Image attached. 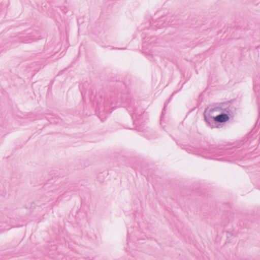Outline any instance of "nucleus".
Wrapping results in <instances>:
<instances>
[{"instance_id":"f257e3e1","label":"nucleus","mask_w":260,"mask_h":260,"mask_svg":"<svg viewBox=\"0 0 260 260\" xmlns=\"http://www.w3.org/2000/svg\"><path fill=\"white\" fill-rule=\"evenodd\" d=\"M116 87L119 88L108 94L101 91L97 92L91 88L88 90L83 89L81 90L82 99L86 101L88 98L99 111V114L102 115L110 114L116 107L124 105L131 114L134 124H136L137 121L141 120L144 112V109L140 106V102L132 99L128 93L121 92V89L125 87L123 83L118 82Z\"/></svg>"},{"instance_id":"f03ea898","label":"nucleus","mask_w":260,"mask_h":260,"mask_svg":"<svg viewBox=\"0 0 260 260\" xmlns=\"http://www.w3.org/2000/svg\"><path fill=\"white\" fill-rule=\"evenodd\" d=\"M199 154L203 157L208 158L216 159L220 161H233L236 160L247 159L242 150L235 148L225 149L214 145L202 148L199 151Z\"/></svg>"},{"instance_id":"7ed1b4c3","label":"nucleus","mask_w":260,"mask_h":260,"mask_svg":"<svg viewBox=\"0 0 260 260\" xmlns=\"http://www.w3.org/2000/svg\"><path fill=\"white\" fill-rule=\"evenodd\" d=\"M168 16H161L158 19L153 18L147 22L141 24L139 29L143 31L141 36L143 40L142 49L143 52L146 55H152L151 48L156 44L157 38L154 36H149L150 30L154 31L158 28L165 27L169 24V21H166Z\"/></svg>"},{"instance_id":"20e7f679","label":"nucleus","mask_w":260,"mask_h":260,"mask_svg":"<svg viewBox=\"0 0 260 260\" xmlns=\"http://www.w3.org/2000/svg\"><path fill=\"white\" fill-rule=\"evenodd\" d=\"M70 191H74V189H72L71 187H68V185L66 184H61L58 187H56L52 190V192H48V194L47 196L41 197L39 200L36 201L35 202L31 203L30 208L32 209H35L37 207L42 208L43 205L45 204V203L49 202L52 200V198H50L52 196L51 193L54 192L55 193H61V196L64 195L67 192Z\"/></svg>"},{"instance_id":"39448f33","label":"nucleus","mask_w":260,"mask_h":260,"mask_svg":"<svg viewBox=\"0 0 260 260\" xmlns=\"http://www.w3.org/2000/svg\"><path fill=\"white\" fill-rule=\"evenodd\" d=\"M204 119L208 125L211 128L217 127L215 125L216 123H223L228 121L229 119V116L228 114L222 113L215 117H212L211 116H207L204 113Z\"/></svg>"},{"instance_id":"423d86ee","label":"nucleus","mask_w":260,"mask_h":260,"mask_svg":"<svg viewBox=\"0 0 260 260\" xmlns=\"http://www.w3.org/2000/svg\"><path fill=\"white\" fill-rule=\"evenodd\" d=\"M42 38L40 32L35 30L28 29L25 34L16 37L15 40L20 39V41L24 43H30L34 41L40 40Z\"/></svg>"},{"instance_id":"0eeeda50","label":"nucleus","mask_w":260,"mask_h":260,"mask_svg":"<svg viewBox=\"0 0 260 260\" xmlns=\"http://www.w3.org/2000/svg\"><path fill=\"white\" fill-rule=\"evenodd\" d=\"M256 139V136L255 135L254 133L253 132V130H252L250 133H249L246 136H245L243 138L244 143L246 145H250L253 141H255Z\"/></svg>"},{"instance_id":"6e6552de","label":"nucleus","mask_w":260,"mask_h":260,"mask_svg":"<svg viewBox=\"0 0 260 260\" xmlns=\"http://www.w3.org/2000/svg\"><path fill=\"white\" fill-rule=\"evenodd\" d=\"M132 229H130L129 228L127 229V245H129V244L131 242V240L133 241V242H135V240L139 241V239L138 238H136L135 237V235H133L132 233Z\"/></svg>"},{"instance_id":"1a4fd4ad","label":"nucleus","mask_w":260,"mask_h":260,"mask_svg":"<svg viewBox=\"0 0 260 260\" xmlns=\"http://www.w3.org/2000/svg\"><path fill=\"white\" fill-rule=\"evenodd\" d=\"M47 119L52 124L57 123L60 119L55 115L48 114L46 117Z\"/></svg>"},{"instance_id":"9d476101","label":"nucleus","mask_w":260,"mask_h":260,"mask_svg":"<svg viewBox=\"0 0 260 260\" xmlns=\"http://www.w3.org/2000/svg\"><path fill=\"white\" fill-rule=\"evenodd\" d=\"M175 93V92H173V93L172 94V95H171L170 98H169L168 101L164 105V108L162 109V113L161 114L162 115H164V111L165 110V109L167 107V104H168V103L170 101L171 98H172V96H173L174 94Z\"/></svg>"},{"instance_id":"9b49d317","label":"nucleus","mask_w":260,"mask_h":260,"mask_svg":"<svg viewBox=\"0 0 260 260\" xmlns=\"http://www.w3.org/2000/svg\"><path fill=\"white\" fill-rule=\"evenodd\" d=\"M187 151L188 153H194V150H193L192 148H188L187 149Z\"/></svg>"},{"instance_id":"f8f14e48","label":"nucleus","mask_w":260,"mask_h":260,"mask_svg":"<svg viewBox=\"0 0 260 260\" xmlns=\"http://www.w3.org/2000/svg\"><path fill=\"white\" fill-rule=\"evenodd\" d=\"M62 12H63V13L66 14L68 10H67V9L66 8H63V9L62 10Z\"/></svg>"},{"instance_id":"ddd939ff","label":"nucleus","mask_w":260,"mask_h":260,"mask_svg":"<svg viewBox=\"0 0 260 260\" xmlns=\"http://www.w3.org/2000/svg\"><path fill=\"white\" fill-rule=\"evenodd\" d=\"M112 49H115L114 48H112ZM116 49H118V50H122V49H124L125 48H116Z\"/></svg>"},{"instance_id":"4468645a","label":"nucleus","mask_w":260,"mask_h":260,"mask_svg":"<svg viewBox=\"0 0 260 260\" xmlns=\"http://www.w3.org/2000/svg\"><path fill=\"white\" fill-rule=\"evenodd\" d=\"M243 1H245V2H251V0H243Z\"/></svg>"},{"instance_id":"2eb2a0df","label":"nucleus","mask_w":260,"mask_h":260,"mask_svg":"<svg viewBox=\"0 0 260 260\" xmlns=\"http://www.w3.org/2000/svg\"><path fill=\"white\" fill-rule=\"evenodd\" d=\"M255 87H255V85H254V89H255Z\"/></svg>"}]
</instances>
